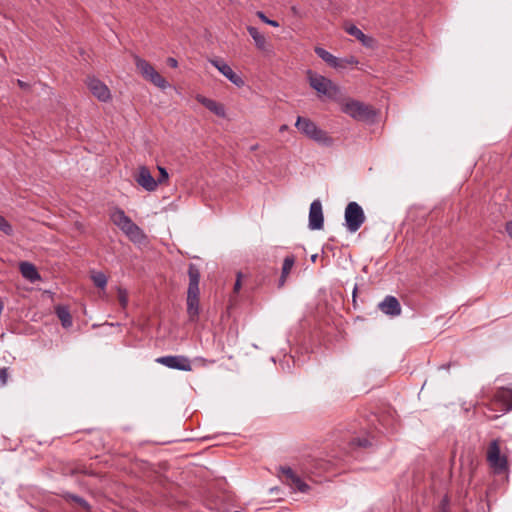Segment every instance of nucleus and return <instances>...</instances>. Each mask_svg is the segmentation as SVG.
Masks as SVG:
<instances>
[{
	"mask_svg": "<svg viewBox=\"0 0 512 512\" xmlns=\"http://www.w3.org/2000/svg\"><path fill=\"white\" fill-rule=\"evenodd\" d=\"M315 53L318 57H320L323 61H325L328 65H330L333 68H339L343 67L342 61L332 55L330 52L326 51L325 49L321 47H315L314 49Z\"/></svg>",
	"mask_w": 512,
	"mask_h": 512,
	"instance_id": "nucleus-20",
	"label": "nucleus"
},
{
	"mask_svg": "<svg viewBox=\"0 0 512 512\" xmlns=\"http://www.w3.org/2000/svg\"><path fill=\"white\" fill-rule=\"evenodd\" d=\"M234 512H242V511L236 510V511H234Z\"/></svg>",
	"mask_w": 512,
	"mask_h": 512,
	"instance_id": "nucleus-42",
	"label": "nucleus"
},
{
	"mask_svg": "<svg viewBox=\"0 0 512 512\" xmlns=\"http://www.w3.org/2000/svg\"><path fill=\"white\" fill-rule=\"evenodd\" d=\"M209 62L237 87H242L244 85V80L238 74H236L232 68L222 59L214 58L210 59Z\"/></svg>",
	"mask_w": 512,
	"mask_h": 512,
	"instance_id": "nucleus-10",
	"label": "nucleus"
},
{
	"mask_svg": "<svg viewBox=\"0 0 512 512\" xmlns=\"http://www.w3.org/2000/svg\"><path fill=\"white\" fill-rule=\"evenodd\" d=\"M256 15L266 24L270 25V26H273V27H278L279 26V23L275 20H270L266 17V15L261 12V11H258L256 13Z\"/></svg>",
	"mask_w": 512,
	"mask_h": 512,
	"instance_id": "nucleus-30",
	"label": "nucleus"
},
{
	"mask_svg": "<svg viewBox=\"0 0 512 512\" xmlns=\"http://www.w3.org/2000/svg\"><path fill=\"white\" fill-rule=\"evenodd\" d=\"M495 400L502 404L504 411H510L512 409V389L511 388H500L495 393Z\"/></svg>",
	"mask_w": 512,
	"mask_h": 512,
	"instance_id": "nucleus-19",
	"label": "nucleus"
},
{
	"mask_svg": "<svg viewBox=\"0 0 512 512\" xmlns=\"http://www.w3.org/2000/svg\"><path fill=\"white\" fill-rule=\"evenodd\" d=\"M247 31L254 40L256 47L260 50H265L267 44L265 36L260 33L256 27L253 26H248Z\"/></svg>",
	"mask_w": 512,
	"mask_h": 512,
	"instance_id": "nucleus-23",
	"label": "nucleus"
},
{
	"mask_svg": "<svg viewBox=\"0 0 512 512\" xmlns=\"http://www.w3.org/2000/svg\"><path fill=\"white\" fill-rule=\"evenodd\" d=\"M0 230L4 234L9 235V236L13 234L12 226L2 215H0Z\"/></svg>",
	"mask_w": 512,
	"mask_h": 512,
	"instance_id": "nucleus-29",
	"label": "nucleus"
},
{
	"mask_svg": "<svg viewBox=\"0 0 512 512\" xmlns=\"http://www.w3.org/2000/svg\"><path fill=\"white\" fill-rule=\"evenodd\" d=\"M291 12H292V13H293V15H295V16H298V17H301V16H302V15H301V13H300V11L297 9V7H296V6H292V7H291Z\"/></svg>",
	"mask_w": 512,
	"mask_h": 512,
	"instance_id": "nucleus-38",
	"label": "nucleus"
},
{
	"mask_svg": "<svg viewBox=\"0 0 512 512\" xmlns=\"http://www.w3.org/2000/svg\"><path fill=\"white\" fill-rule=\"evenodd\" d=\"M378 307L386 315L398 316L401 313L400 303L394 296H386Z\"/></svg>",
	"mask_w": 512,
	"mask_h": 512,
	"instance_id": "nucleus-16",
	"label": "nucleus"
},
{
	"mask_svg": "<svg viewBox=\"0 0 512 512\" xmlns=\"http://www.w3.org/2000/svg\"><path fill=\"white\" fill-rule=\"evenodd\" d=\"M8 368L4 367L0 369V386H4L8 380Z\"/></svg>",
	"mask_w": 512,
	"mask_h": 512,
	"instance_id": "nucleus-32",
	"label": "nucleus"
},
{
	"mask_svg": "<svg viewBox=\"0 0 512 512\" xmlns=\"http://www.w3.org/2000/svg\"><path fill=\"white\" fill-rule=\"evenodd\" d=\"M281 477L283 481L291 488L305 493L309 490V485L306 484L290 467H281Z\"/></svg>",
	"mask_w": 512,
	"mask_h": 512,
	"instance_id": "nucleus-9",
	"label": "nucleus"
},
{
	"mask_svg": "<svg viewBox=\"0 0 512 512\" xmlns=\"http://www.w3.org/2000/svg\"><path fill=\"white\" fill-rule=\"evenodd\" d=\"M286 129H287V126H286V125H283V126H281L280 131H284V130H286Z\"/></svg>",
	"mask_w": 512,
	"mask_h": 512,
	"instance_id": "nucleus-40",
	"label": "nucleus"
},
{
	"mask_svg": "<svg viewBox=\"0 0 512 512\" xmlns=\"http://www.w3.org/2000/svg\"><path fill=\"white\" fill-rule=\"evenodd\" d=\"M167 64H168L170 67H172V68H176V67H178V61H177L175 58H173V57H169V58L167 59Z\"/></svg>",
	"mask_w": 512,
	"mask_h": 512,
	"instance_id": "nucleus-34",
	"label": "nucleus"
},
{
	"mask_svg": "<svg viewBox=\"0 0 512 512\" xmlns=\"http://www.w3.org/2000/svg\"><path fill=\"white\" fill-rule=\"evenodd\" d=\"M189 285L187 290V297H199V281L200 270L195 264H190L188 267Z\"/></svg>",
	"mask_w": 512,
	"mask_h": 512,
	"instance_id": "nucleus-14",
	"label": "nucleus"
},
{
	"mask_svg": "<svg viewBox=\"0 0 512 512\" xmlns=\"http://www.w3.org/2000/svg\"><path fill=\"white\" fill-rule=\"evenodd\" d=\"M240 288H241V274L238 273L237 274V280H236L235 285H234V291L238 292L240 290Z\"/></svg>",
	"mask_w": 512,
	"mask_h": 512,
	"instance_id": "nucleus-33",
	"label": "nucleus"
},
{
	"mask_svg": "<svg viewBox=\"0 0 512 512\" xmlns=\"http://www.w3.org/2000/svg\"><path fill=\"white\" fill-rule=\"evenodd\" d=\"M110 220L116 225L131 241L140 243L145 235L141 228L127 216L123 209L115 207L110 211Z\"/></svg>",
	"mask_w": 512,
	"mask_h": 512,
	"instance_id": "nucleus-1",
	"label": "nucleus"
},
{
	"mask_svg": "<svg viewBox=\"0 0 512 512\" xmlns=\"http://www.w3.org/2000/svg\"><path fill=\"white\" fill-rule=\"evenodd\" d=\"M324 225L322 204L319 199L314 200L309 209V228L311 230H320Z\"/></svg>",
	"mask_w": 512,
	"mask_h": 512,
	"instance_id": "nucleus-11",
	"label": "nucleus"
},
{
	"mask_svg": "<svg viewBox=\"0 0 512 512\" xmlns=\"http://www.w3.org/2000/svg\"><path fill=\"white\" fill-rule=\"evenodd\" d=\"M158 170L160 173V177L158 178V180H156L157 185L162 184L163 182H165L168 179V172L165 168L159 166Z\"/></svg>",
	"mask_w": 512,
	"mask_h": 512,
	"instance_id": "nucleus-31",
	"label": "nucleus"
},
{
	"mask_svg": "<svg viewBox=\"0 0 512 512\" xmlns=\"http://www.w3.org/2000/svg\"><path fill=\"white\" fill-rule=\"evenodd\" d=\"M345 221L347 229L354 233L364 223L365 215L362 207L356 202H350L345 209Z\"/></svg>",
	"mask_w": 512,
	"mask_h": 512,
	"instance_id": "nucleus-7",
	"label": "nucleus"
},
{
	"mask_svg": "<svg viewBox=\"0 0 512 512\" xmlns=\"http://www.w3.org/2000/svg\"><path fill=\"white\" fill-rule=\"evenodd\" d=\"M200 312L199 297H187V314L191 322L198 319Z\"/></svg>",
	"mask_w": 512,
	"mask_h": 512,
	"instance_id": "nucleus-22",
	"label": "nucleus"
},
{
	"mask_svg": "<svg viewBox=\"0 0 512 512\" xmlns=\"http://www.w3.org/2000/svg\"><path fill=\"white\" fill-rule=\"evenodd\" d=\"M117 294H118L117 296H118V301H119L120 306L123 309H126V307L128 305V293H127L126 289L118 287Z\"/></svg>",
	"mask_w": 512,
	"mask_h": 512,
	"instance_id": "nucleus-28",
	"label": "nucleus"
},
{
	"mask_svg": "<svg viewBox=\"0 0 512 512\" xmlns=\"http://www.w3.org/2000/svg\"><path fill=\"white\" fill-rule=\"evenodd\" d=\"M341 61H342L343 67L345 66V64H357L358 63V61L354 57H350L348 59L341 60Z\"/></svg>",
	"mask_w": 512,
	"mask_h": 512,
	"instance_id": "nucleus-35",
	"label": "nucleus"
},
{
	"mask_svg": "<svg viewBox=\"0 0 512 512\" xmlns=\"http://www.w3.org/2000/svg\"><path fill=\"white\" fill-rule=\"evenodd\" d=\"M134 62L138 72L145 80L162 90H165L169 86L166 79L162 77L148 61L139 56H134Z\"/></svg>",
	"mask_w": 512,
	"mask_h": 512,
	"instance_id": "nucleus-4",
	"label": "nucleus"
},
{
	"mask_svg": "<svg viewBox=\"0 0 512 512\" xmlns=\"http://www.w3.org/2000/svg\"><path fill=\"white\" fill-rule=\"evenodd\" d=\"M91 279L95 286L104 289L107 285V277L103 272H92Z\"/></svg>",
	"mask_w": 512,
	"mask_h": 512,
	"instance_id": "nucleus-25",
	"label": "nucleus"
},
{
	"mask_svg": "<svg viewBox=\"0 0 512 512\" xmlns=\"http://www.w3.org/2000/svg\"><path fill=\"white\" fill-rule=\"evenodd\" d=\"M295 127L305 137L315 141L320 145L330 147L334 143L333 138L329 136L326 131L319 128L317 124L309 118L298 116Z\"/></svg>",
	"mask_w": 512,
	"mask_h": 512,
	"instance_id": "nucleus-2",
	"label": "nucleus"
},
{
	"mask_svg": "<svg viewBox=\"0 0 512 512\" xmlns=\"http://www.w3.org/2000/svg\"><path fill=\"white\" fill-rule=\"evenodd\" d=\"M87 85L91 93L100 101L106 102L111 98L108 87L96 78H88Z\"/></svg>",
	"mask_w": 512,
	"mask_h": 512,
	"instance_id": "nucleus-12",
	"label": "nucleus"
},
{
	"mask_svg": "<svg viewBox=\"0 0 512 512\" xmlns=\"http://www.w3.org/2000/svg\"><path fill=\"white\" fill-rule=\"evenodd\" d=\"M17 84L21 89H29L30 85L22 80H17Z\"/></svg>",
	"mask_w": 512,
	"mask_h": 512,
	"instance_id": "nucleus-36",
	"label": "nucleus"
},
{
	"mask_svg": "<svg viewBox=\"0 0 512 512\" xmlns=\"http://www.w3.org/2000/svg\"><path fill=\"white\" fill-rule=\"evenodd\" d=\"M63 497L66 500H68V501H73V502L77 503L78 505H80L81 507L85 508L86 510L89 509V504L82 497H79L77 495H74V494H71V493H68V492L64 493Z\"/></svg>",
	"mask_w": 512,
	"mask_h": 512,
	"instance_id": "nucleus-26",
	"label": "nucleus"
},
{
	"mask_svg": "<svg viewBox=\"0 0 512 512\" xmlns=\"http://www.w3.org/2000/svg\"><path fill=\"white\" fill-rule=\"evenodd\" d=\"M307 76L310 86L316 90L318 94L332 97L337 93L338 89L330 79L310 70L307 72Z\"/></svg>",
	"mask_w": 512,
	"mask_h": 512,
	"instance_id": "nucleus-6",
	"label": "nucleus"
},
{
	"mask_svg": "<svg viewBox=\"0 0 512 512\" xmlns=\"http://www.w3.org/2000/svg\"><path fill=\"white\" fill-rule=\"evenodd\" d=\"M316 257H317L316 255H313L312 256V261H315Z\"/></svg>",
	"mask_w": 512,
	"mask_h": 512,
	"instance_id": "nucleus-41",
	"label": "nucleus"
},
{
	"mask_svg": "<svg viewBox=\"0 0 512 512\" xmlns=\"http://www.w3.org/2000/svg\"><path fill=\"white\" fill-rule=\"evenodd\" d=\"M344 29L349 35L355 37L358 41H360L363 46L367 48H373L375 46V39L364 34L357 26L353 24H346L344 26Z\"/></svg>",
	"mask_w": 512,
	"mask_h": 512,
	"instance_id": "nucleus-15",
	"label": "nucleus"
},
{
	"mask_svg": "<svg viewBox=\"0 0 512 512\" xmlns=\"http://www.w3.org/2000/svg\"><path fill=\"white\" fill-rule=\"evenodd\" d=\"M157 363H160L168 368L177 369L181 371H191L192 366L188 357L183 355H169L162 356L156 359Z\"/></svg>",
	"mask_w": 512,
	"mask_h": 512,
	"instance_id": "nucleus-8",
	"label": "nucleus"
},
{
	"mask_svg": "<svg viewBox=\"0 0 512 512\" xmlns=\"http://www.w3.org/2000/svg\"><path fill=\"white\" fill-rule=\"evenodd\" d=\"M486 459L496 473H502L507 469V457L501 454L499 439L490 442L487 448Z\"/></svg>",
	"mask_w": 512,
	"mask_h": 512,
	"instance_id": "nucleus-5",
	"label": "nucleus"
},
{
	"mask_svg": "<svg viewBox=\"0 0 512 512\" xmlns=\"http://www.w3.org/2000/svg\"><path fill=\"white\" fill-rule=\"evenodd\" d=\"M295 264V256L294 255H288L284 258L283 266H282V272L279 279L278 287L281 288L284 286L286 279L291 272L293 266Z\"/></svg>",
	"mask_w": 512,
	"mask_h": 512,
	"instance_id": "nucleus-21",
	"label": "nucleus"
},
{
	"mask_svg": "<svg viewBox=\"0 0 512 512\" xmlns=\"http://www.w3.org/2000/svg\"><path fill=\"white\" fill-rule=\"evenodd\" d=\"M341 110L357 121L372 120L376 113L370 105L354 99H345L341 102Z\"/></svg>",
	"mask_w": 512,
	"mask_h": 512,
	"instance_id": "nucleus-3",
	"label": "nucleus"
},
{
	"mask_svg": "<svg viewBox=\"0 0 512 512\" xmlns=\"http://www.w3.org/2000/svg\"><path fill=\"white\" fill-rule=\"evenodd\" d=\"M349 444L353 447H362V448L371 446L370 440L366 437H364V438L353 437V438H351Z\"/></svg>",
	"mask_w": 512,
	"mask_h": 512,
	"instance_id": "nucleus-27",
	"label": "nucleus"
},
{
	"mask_svg": "<svg viewBox=\"0 0 512 512\" xmlns=\"http://www.w3.org/2000/svg\"><path fill=\"white\" fill-rule=\"evenodd\" d=\"M56 314L61 321L63 327L68 328L72 325V317L70 315L69 310L63 306L56 307Z\"/></svg>",
	"mask_w": 512,
	"mask_h": 512,
	"instance_id": "nucleus-24",
	"label": "nucleus"
},
{
	"mask_svg": "<svg viewBox=\"0 0 512 512\" xmlns=\"http://www.w3.org/2000/svg\"><path fill=\"white\" fill-rule=\"evenodd\" d=\"M257 149H258V144L252 145V146L250 147V151H255V150H257Z\"/></svg>",
	"mask_w": 512,
	"mask_h": 512,
	"instance_id": "nucleus-39",
	"label": "nucleus"
},
{
	"mask_svg": "<svg viewBox=\"0 0 512 512\" xmlns=\"http://www.w3.org/2000/svg\"><path fill=\"white\" fill-rule=\"evenodd\" d=\"M136 182L147 191H154L157 188V181L151 175L149 169L141 166L135 175Z\"/></svg>",
	"mask_w": 512,
	"mask_h": 512,
	"instance_id": "nucleus-13",
	"label": "nucleus"
},
{
	"mask_svg": "<svg viewBox=\"0 0 512 512\" xmlns=\"http://www.w3.org/2000/svg\"><path fill=\"white\" fill-rule=\"evenodd\" d=\"M196 100L218 117L224 118L226 116V111L223 104L200 94L196 96Z\"/></svg>",
	"mask_w": 512,
	"mask_h": 512,
	"instance_id": "nucleus-17",
	"label": "nucleus"
},
{
	"mask_svg": "<svg viewBox=\"0 0 512 512\" xmlns=\"http://www.w3.org/2000/svg\"><path fill=\"white\" fill-rule=\"evenodd\" d=\"M506 231H507L508 235L512 238V221H510L506 224Z\"/></svg>",
	"mask_w": 512,
	"mask_h": 512,
	"instance_id": "nucleus-37",
	"label": "nucleus"
},
{
	"mask_svg": "<svg viewBox=\"0 0 512 512\" xmlns=\"http://www.w3.org/2000/svg\"><path fill=\"white\" fill-rule=\"evenodd\" d=\"M19 270L21 272V275L31 283L41 280V275L37 271L35 265L30 262H20Z\"/></svg>",
	"mask_w": 512,
	"mask_h": 512,
	"instance_id": "nucleus-18",
	"label": "nucleus"
}]
</instances>
